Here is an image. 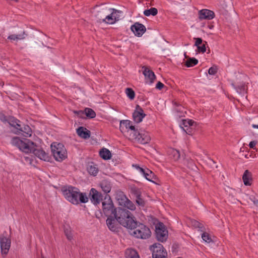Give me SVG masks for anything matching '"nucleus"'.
<instances>
[{"label":"nucleus","instance_id":"f257e3e1","mask_svg":"<svg viewBox=\"0 0 258 258\" xmlns=\"http://www.w3.org/2000/svg\"><path fill=\"white\" fill-rule=\"evenodd\" d=\"M11 144L25 153H33L35 156L44 161H48L49 156L43 150L28 139L21 140L19 137H14Z\"/></svg>","mask_w":258,"mask_h":258},{"label":"nucleus","instance_id":"f03ea898","mask_svg":"<svg viewBox=\"0 0 258 258\" xmlns=\"http://www.w3.org/2000/svg\"><path fill=\"white\" fill-rule=\"evenodd\" d=\"M114 216L120 225L128 229L132 230L137 225L132 214L125 209L118 208Z\"/></svg>","mask_w":258,"mask_h":258},{"label":"nucleus","instance_id":"7ed1b4c3","mask_svg":"<svg viewBox=\"0 0 258 258\" xmlns=\"http://www.w3.org/2000/svg\"><path fill=\"white\" fill-rule=\"evenodd\" d=\"M66 199L74 205L79 203H86L88 201L86 193L81 192L78 188L71 185L66 186Z\"/></svg>","mask_w":258,"mask_h":258},{"label":"nucleus","instance_id":"20e7f679","mask_svg":"<svg viewBox=\"0 0 258 258\" xmlns=\"http://www.w3.org/2000/svg\"><path fill=\"white\" fill-rule=\"evenodd\" d=\"M134 230L131 234L137 238L148 239L151 236V232L150 229L142 223L138 224L132 229Z\"/></svg>","mask_w":258,"mask_h":258},{"label":"nucleus","instance_id":"39448f33","mask_svg":"<svg viewBox=\"0 0 258 258\" xmlns=\"http://www.w3.org/2000/svg\"><path fill=\"white\" fill-rule=\"evenodd\" d=\"M102 211L105 215L107 216H114L115 212L117 209L115 208L113 202L109 195H106L102 202Z\"/></svg>","mask_w":258,"mask_h":258},{"label":"nucleus","instance_id":"423d86ee","mask_svg":"<svg viewBox=\"0 0 258 258\" xmlns=\"http://www.w3.org/2000/svg\"><path fill=\"white\" fill-rule=\"evenodd\" d=\"M110 8L105 5H101L100 6H96L95 8L94 16L97 21L99 23H106V16L109 13Z\"/></svg>","mask_w":258,"mask_h":258},{"label":"nucleus","instance_id":"0eeeda50","mask_svg":"<svg viewBox=\"0 0 258 258\" xmlns=\"http://www.w3.org/2000/svg\"><path fill=\"white\" fill-rule=\"evenodd\" d=\"M52 153L57 161H62L64 158L63 145L61 143H53L51 145Z\"/></svg>","mask_w":258,"mask_h":258},{"label":"nucleus","instance_id":"6e6552de","mask_svg":"<svg viewBox=\"0 0 258 258\" xmlns=\"http://www.w3.org/2000/svg\"><path fill=\"white\" fill-rule=\"evenodd\" d=\"M150 250L152 251L153 258H167V253L160 243H154L150 246Z\"/></svg>","mask_w":258,"mask_h":258},{"label":"nucleus","instance_id":"1a4fd4ad","mask_svg":"<svg viewBox=\"0 0 258 258\" xmlns=\"http://www.w3.org/2000/svg\"><path fill=\"white\" fill-rule=\"evenodd\" d=\"M156 238L160 242H164L168 238V231L162 223H159L156 226Z\"/></svg>","mask_w":258,"mask_h":258},{"label":"nucleus","instance_id":"9d476101","mask_svg":"<svg viewBox=\"0 0 258 258\" xmlns=\"http://www.w3.org/2000/svg\"><path fill=\"white\" fill-rule=\"evenodd\" d=\"M11 125L17 130V131H14L15 134H18L22 133L24 136L25 137H29L31 136L32 130L29 126L23 125V126H22L19 120L16 121Z\"/></svg>","mask_w":258,"mask_h":258},{"label":"nucleus","instance_id":"9b49d317","mask_svg":"<svg viewBox=\"0 0 258 258\" xmlns=\"http://www.w3.org/2000/svg\"><path fill=\"white\" fill-rule=\"evenodd\" d=\"M122 12L119 10H117L115 9L110 8L108 14L107 15L106 23L108 24H113L116 21L120 19V14Z\"/></svg>","mask_w":258,"mask_h":258},{"label":"nucleus","instance_id":"f8f14e48","mask_svg":"<svg viewBox=\"0 0 258 258\" xmlns=\"http://www.w3.org/2000/svg\"><path fill=\"white\" fill-rule=\"evenodd\" d=\"M1 252L3 255L8 254L11 244V240L9 237L4 236L3 235L0 238Z\"/></svg>","mask_w":258,"mask_h":258},{"label":"nucleus","instance_id":"ddd939ff","mask_svg":"<svg viewBox=\"0 0 258 258\" xmlns=\"http://www.w3.org/2000/svg\"><path fill=\"white\" fill-rule=\"evenodd\" d=\"M89 196L91 202L95 205L99 204L103 201L102 194L94 188L91 189Z\"/></svg>","mask_w":258,"mask_h":258},{"label":"nucleus","instance_id":"4468645a","mask_svg":"<svg viewBox=\"0 0 258 258\" xmlns=\"http://www.w3.org/2000/svg\"><path fill=\"white\" fill-rule=\"evenodd\" d=\"M137 142L142 144L148 143L151 140V137L148 132L141 131L137 134V138H133Z\"/></svg>","mask_w":258,"mask_h":258},{"label":"nucleus","instance_id":"2eb2a0df","mask_svg":"<svg viewBox=\"0 0 258 258\" xmlns=\"http://www.w3.org/2000/svg\"><path fill=\"white\" fill-rule=\"evenodd\" d=\"M131 29L134 34L138 37L142 36L146 30L145 26L139 22L135 23L132 25Z\"/></svg>","mask_w":258,"mask_h":258},{"label":"nucleus","instance_id":"dca6fc26","mask_svg":"<svg viewBox=\"0 0 258 258\" xmlns=\"http://www.w3.org/2000/svg\"><path fill=\"white\" fill-rule=\"evenodd\" d=\"M146 116L144 113V111L142 107L137 105L136 107V110L133 114L134 120L137 123H139L142 121L143 118Z\"/></svg>","mask_w":258,"mask_h":258},{"label":"nucleus","instance_id":"f3484780","mask_svg":"<svg viewBox=\"0 0 258 258\" xmlns=\"http://www.w3.org/2000/svg\"><path fill=\"white\" fill-rule=\"evenodd\" d=\"M107 217L106 225L108 229L113 232L116 231L117 229V224L116 222L117 221L115 218L114 216H112V215Z\"/></svg>","mask_w":258,"mask_h":258},{"label":"nucleus","instance_id":"a211bd4d","mask_svg":"<svg viewBox=\"0 0 258 258\" xmlns=\"http://www.w3.org/2000/svg\"><path fill=\"white\" fill-rule=\"evenodd\" d=\"M215 16L214 13L211 10L204 9L199 12V18L202 19L211 20Z\"/></svg>","mask_w":258,"mask_h":258},{"label":"nucleus","instance_id":"6ab92c4d","mask_svg":"<svg viewBox=\"0 0 258 258\" xmlns=\"http://www.w3.org/2000/svg\"><path fill=\"white\" fill-rule=\"evenodd\" d=\"M143 74L146 79H148L151 83H152L156 79L154 73L146 66L142 67Z\"/></svg>","mask_w":258,"mask_h":258},{"label":"nucleus","instance_id":"aec40b11","mask_svg":"<svg viewBox=\"0 0 258 258\" xmlns=\"http://www.w3.org/2000/svg\"><path fill=\"white\" fill-rule=\"evenodd\" d=\"M77 133L79 137L84 139H89L90 137V131L83 126L77 130Z\"/></svg>","mask_w":258,"mask_h":258},{"label":"nucleus","instance_id":"412c9836","mask_svg":"<svg viewBox=\"0 0 258 258\" xmlns=\"http://www.w3.org/2000/svg\"><path fill=\"white\" fill-rule=\"evenodd\" d=\"M242 179L245 185H250L252 181L251 173L248 170H246L242 176Z\"/></svg>","mask_w":258,"mask_h":258},{"label":"nucleus","instance_id":"4be33fe9","mask_svg":"<svg viewBox=\"0 0 258 258\" xmlns=\"http://www.w3.org/2000/svg\"><path fill=\"white\" fill-rule=\"evenodd\" d=\"M100 186L102 190L105 194L109 193L111 190V185L110 182L107 180H102L100 183Z\"/></svg>","mask_w":258,"mask_h":258},{"label":"nucleus","instance_id":"5701e85b","mask_svg":"<svg viewBox=\"0 0 258 258\" xmlns=\"http://www.w3.org/2000/svg\"><path fill=\"white\" fill-rule=\"evenodd\" d=\"M115 199L118 204L123 207L125 205V203L128 200L126 197L122 192L118 193L116 196Z\"/></svg>","mask_w":258,"mask_h":258},{"label":"nucleus","instance_id":"b1692460","mask_svg":"<svg viewBox=\"0 0 258 258\" xmlns=\"http://www.w3.org/2000/svg\"><path fill=\"white\" fill-rule=\"evenodd\" d=\"M144 176L148 181L152 182L154 183H156V180H157V178L155 175L154 173L150 169H147L146 173L145 174Z\"/></svg>","mask_w":258,"mask_h":258},{"label":"nucleus","instance_id":"393cba45","mask_svg":"<svg viewBox=\"0 0 258 258\" xmlns=\"http://www.w3.org/2000/svg\"><path fill=\"white\" fill-rule=\"evenodd\" d=\"M131 122L128 120H121L120 121L119 130L121 133L125 132L128 130Z\"/></svg>","mask_w":258,"mask_h":258},{"label":"nucleus","instance_id":"a878e982","mask_svg":"<svg viewBox=\"0 0 258 258\" xmlns=\"http://www.w3.org/2000/svg\"><path fill=\"white\" fill-rule=\"evenodd\" d=\"M79 113L85 114L89 118H93L96 116L95 112L91 108H86L84 111H80Z\"/></svg>","mask_w":258,"mask_h":258},{"label":"nucleus","instance_id":"bb28decb","mask_svg":"<svg viewBox=\"0 0 258 258\" xmlns=\"http://www.w3.org/2000/svg\"><path fill=\"white\" fill-rule=\"evenodd\" d=\"M169 155L171 158L175 161L178 160L180 156L179 151L174 149H170L168 151Z\"/></svg>","mask_w":258,"mask_h":258},{"label":"nucleus","instance_id":"cd10ccee","mask_svg":"<svg viewBox=\"0 0 258 258\" xmlns=\"http://www.w3.org/2000/svg\"><path fill=\"white\" fill-rule=\"evenodd\" d=\"M100 157L104 160H108L111 157V153L110 151L106 148H103L99 152Z\"/></svg>","mask_w":258,"mask_h":258},{"label":"nucleus","instance_id":"c85d7f7f","mask_svg":"<svg viewBox=\"0 0 258 258\" xmlns=\"http://www.w3.org/2000/svg\"><path fill=\"white\" fill-rule=\"evenodd\" d=\"M25 38V33L23 32L22 33L16 35L12 34L8 36V39L12 41H18L20 40L24 39Z\"/></svg>","mask_w":258,"mask_h":258},{"label":"nucleus","instance_id":"c756f323","mask_svg":"<svg viewBox=\"0 0 258 258\" xmlns=\"http://www.w3.org/2000/svg\"><path fill=\"white\" fill-rule=\"evenodd\" d=\"M126 132L127 133H130V139L132 140L133 138H137V134L139 132L137 130H136L135 126L131 125V124H130L129 128Z\"/></svg>","mask_w":258,"mask_h":258},{"label":"nucleus","instance_id":"7c9ffc66","mask_svg":"<svg viewBox=\"0 0 258 258\" xmlns=\"http://www.w3.org/2000/svg\"><path fill=\"white\" fill-rule=\"evenodd\" d=\"M126 258H140L137 252L133 249H127L125 251Z\"/></svg>","mask_w":258,"mask_h":258},{"label":"nucleus","instance_id":"2f4dec72","mask_svg":"<svg viewBox=\"0 0 258 258\" xmlns=\"http://www.w3.org/2000/svg\"><path fill=\"white\" fill-rule=\"evenodd\" d=\"M87 171L91 175L95 176L98 172V169L96 165L89 164L87 166Z\"/></svg>","mask_w":258,"mask_h":258},{"label":"nucleus","instance_id":"473e14b6","mask_svg":"<svg viewBox=\"0 0 258 258\" xmlns=\"http://www.w3.org/2000/svg\"><path fill=\"white\" fill-rule=\"evenodd\" d=\"M237 93L242 95H244L246 93L247 86L245 84H241L235 87Z\"/></svg>","mask_w":258,"mask_h":258},{"label":"nucleus","instance_id":"72a5a7b5","mask_svg":"<svg viewBox=\"0 0 258 258\" xmlns=\"http://www.w3.org/2000/svg\"><path fill=\"white\" fill-rule=\"evenodd\" d=\"M198 63V60L194 57H189L185 62V66L188 67L195 66Z\"/></svg>","mask_w":258,"mask_h":258},{"label":"nucleus","instance_id":"f704fd0d","mask_svg":"<svg viewBox=\"0 0 258 258\" xmlns=\"http://www.w3.org/2000/svg\"><path fill=\"white\" fill-rule=\"evenodd\" d=\"M158 13V10L155 8H151L150 9L146 10L144 11V14L146 16L152 15L153 16L156 15Z\"/></svg>","mask_w":258,"mask_h":258},{"label":"nucleus","instance_id":"c9c22d12","mask_svg":"<svg viewBox=\"0 0 258 258\" xmlns=\"http://www.w3.org/2000/svg\"><path fill=\"white\" fill-rule=\"evenodd\" d=\"M187 166L189 169L193 171L197 170V167L194 163V161L191 159L186 161Z\"/></svg>","mask_w":258,"mask_h":258},{"label":"nucleus","instance_id":"e433bc0d","mask_svg":"<svg viewBox=\"0 0 258 258\" xmlns=\"http://www.w3.org/2000/svg\"><path fill=\"white\" fill-rule=\"evenodd\" d=\"M125 93L127 96V97L133 100L135 98V93L134 91L130 88H127L125 89Z\"/></svg>","mask_w":258,"mask_h":258},{"label":"nucleus","instance_id":"4c0bfd02","mask_svg":"<svg viewBox=\"0 0 258 258\" xmlns=\"http://www.w3.org/2000/svg\"><path fill=\"white\" fill-rule=\"evenodd\" d=\"M202 238L204 241L208 243H210L212 241V240L208 233L204 232L202 234Z\"/></svg>","mask_w":258,"mask_h":258},{"label":"nucleus","instance_id":"58836bf2","mask_svg":"<svg viewBox=\"0 0 258 258\" xmlns=\"http://www.w3.org/2000/svg\"><path fill=\"white\" fill-rule=\"evenodd\" d=\"M123 207H126L132 211H134L136 209L135 205L128 199L127 200L125 205H124Z\"/></svg>","mask_w":258,"mask_h":258},{"label":"nucleus","instance_id":"ea45409f","mask_svg":"<svg viewBox=\"0 0 258 258\" xmlns=\"http://www.w3.org/2000/svg\"><path fill=\"white\" fill-rule=\"evenodd\" d=\"M136 202L138 205L141 207H144L145 205V202L141 197V196L136 199Z\"/></svg>","mask_w":258,"mask_h":258},{"label":"nucleus","instance_id":"a19ab883","mask_svg":"<svg viewBox=\"0 0 258 258\" xmlns=\"http://www.w3.org/2000/svg\"><path fill=\"white\" fill-rule=\"evenodd\" d=\"M183 122L185 128L192 126L195 123L192 120H184Z\"/></svg>","mask_w":258,"mask_h":258},{"label":"nucleus","instance_id":"79ce46f5","mask_svg":"<svg viewBox=\"0 0 258 258\" xmlns=\"http://www.w3.org/2000/svg\"><path fill=\"white\" fill-rule=\"evenodd\" d=\"M217 72V69L216 67H212L208 70V73L210 75H214Z\"/></svg>","mask_w":258,"mask_h":258},{"label":"nucleus","instance_id":"37998d69","mask_svg":"<svg viewBox=\"0 0 258 258\" xmlns=\"http://www.w3.org/2000/svg\"><path fill=\"white\" fill-rule=\"evenodd\" d=\"M66 236L67 239L70 241L73 239V235L71 231H69L68 230H66Z\"/></svg>","mask_w":258,"mask_h":258},{"label":"nucleus","instance_id":"c03bdc74","mask_svg":"<svg viewBox=\"0 0 258 258\" xmlns=\"http://www.w3.org/2000/svg\"><path fill=\"white\" fill-rule=\"evenodd\" d=\"M249 199L250 201H251L253 204L256 207L258 206V199H256L254 196H250L249 197Z\"/></svg>","mask_w":258,"mask_h":258},{"label":"nucleus","instance_id":"a18cd8bd","mask_svg":"<svg viewBox=\"0 0 258 258\" xmlns=\"http://www.w3.org/2000/svg\"><path fill=\"white\" fill-rule=\"evenodd\" d=\"M135 167L137 169L139 170V171L143 175V176L145 175V174L146 173V170L147 168H143L141 167H140L139 165H135Z\"/></svg>","mask_w":258,"mask_h":258},{"label":"nucleus","instance_id":"49530a36","mask_svg":"<svg viewBox=\"0 0 258 258\" xmlns=\"http://www.w3.org/2000/svg\"><path fill=\"white\" fill-rule=\"evenodd\" d=\"M133 192L134 194L136 199L141 196L140 191L137 188H134L132 189Z\"/></svg>","mask_w":258,"mask_h":258},{"label":"nucleus","instance_id":"de8ad7c7","mask_svg":"<svg viewBox=\"0 0 258 258\" xmlns=\"http://www.w3.org/2000/svg\"><path fill=\"white\" fill-rule=\"evenodd\" d=\"M199 51L201 52L202 53H204L206 51V48L205 44H203L202 46H199L197 47Z\"/></svg>","mask_w":258,"mask_h":258},{"label":"nucleus","instance_id":"09e8293b","mask_svg":"<svg viewBox=\"0 0 258 258\" xmlns=\"http://www.w3.org/2000/svg\"><path fill=\"white\" fill-rule=\"evenodd\" d=\"M183 130L186 132V133L187 134L189 135H192V132L193 131L192 126L183 128Z\"/></svg>","mask_w":258,"mask_h":258},{"label":"nucleus","instance_id":"8fccbe9b","mask_svg":"<svg viewBox=\"0 0 258 258\" xmlns=\"http://www.w3.org/2000/svg\"><path fill=\"white\" fill-rule=\"evenodd\" d=\"M194 39L196 40L195 45L196 46L198 47L202 44L203 40L201 38H195Z\"/></svg>","mask_w":258,"mask_h":258},{"label":"nucleus","instance_id":"3c124183","mask_svg":"<svg viewBox=\"0 0 258 258\" xmlns=\"http://www.w3.org/2000/svg\"><path fill=\"white\" fill-rule=\"evenodd\" d=\"M164 87H165L164 85L160 81L158 82L156 85V88L159 90H161Z\"/></svg>","mask_w":258,"mask_h":258},{"label":"nucleus","instance_id":"603ef678","mask_svg":"<svg viewBox=\"0 0 258 258\" xmlns=\"http://www.w3.org/2000/svg\"><path fill=\"white\" fill-rule=\"evenodd\" d=\"M256 143H257V142L255 141H251L249 144V147L250 148L254 149Z\"/></svg>","mask_w":258,"mask_h":258},{"label":"nucleus","instance_id":"864d4df0","mask_svg":"<svg viewBox=\"0 0 258 258\" xmlns=\"http://www.w3.org/2000/svg\"><path fill=\"white\" fill-rule=\"evenodd\" d=\"M192 224L194 226H195V227H198V226H199V225H202V224L200 223L199 222L197 221H194L192 222Z\"/></svg>","mask_w":258,"mask_h":258},{"label":"nucleus","instance_id":"5fc2aeb1","mask_svg":"<svg viewBox=\"0 0 258 258\" xmlns=\"http://www.w3.org/2000/svg\"><path fill=\"white\" fill-rule=\"evenodd\" d=\"M197 228H199L201 231H204L205 230V228L202 224V225H199V226H198Z\"/></svg>","mask_w":258,"mask_h":258},{"label":"nucleus","instance_id":"6e6d98bb","mask_svg":"<svg viewBox=\"0 0 258 258\" xmlns=\"http://www.w3.org/2000/svg\"><path fill=\"white\" fill-rule=\"evenodd\" d=\"M252 127H253V128H258V125H256V124H253L252 125Z\"/></svg>","mask_w":258,"mask_h":258},{"label":"nucleus","instance_id":"4d7b16f0","mask_svg":"<svg viewBox=\"0 0 258 258\" xmlns=\"http://www.w3.org/2000/svg\"><path fill=\"white\" fill-rule=\"evenodd\" d=\"M25 158L26 161H30V160L29 157H25Z\"/></svg>","mask_w":258,"mask_h":258},{"label":"nucleus","instance_id":"13d9d810","mask_svg":"<svg viewBox=\"0 0 258 258\" xmlns=\"http://www.w3.org/2000/svg\"><path fill=\"white\" fill-rule=\"evenodd\" d=\"M184 56H185V58H187V59L189 58V57H188V56H187V55H186V53H184Z\"/></svg>","mask_w":258,"mask_h":258},{"label":"nucleus","instance_id":"bf43d9fd","mask_svg":"<svg viewBox=\"0 0 258 258\" xmlns=\"http://www.w3.org/2000/svg\"><path fill=\"white\" fill-rule=\"evenodd\" d=\"M62 192L64 194V190L61 189Z\"/></svg>","mask_w":258,"mask_h":258},{"label":"nucleus","instance_id":"052dcab7","mask_svg":"<svg viewBox=\"0 0 258 258\" xmlns=\"http://www.w3.org/2000/svg\"><path fill=\"white\" fill-rule=\"evenodd\" d=\"M41 258H44V257L42 256L41 257Z\"/></svg>","mask_w":258,"mask_h":258}]
</instances>
